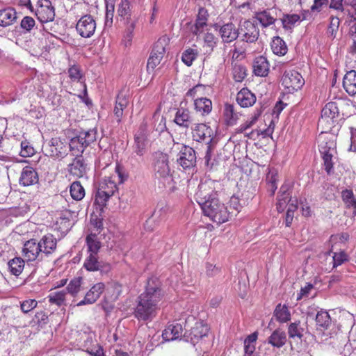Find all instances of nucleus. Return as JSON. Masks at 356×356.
Segmentation results:
<instances>
[{"label": "nucleus", "mask_w": 356, "mask_h": 356, "mask_svg": "<svg viewBox=\"0 0 356 356\" xmlns=\"http://www.w3.org/2000/svg\"><path fill=\"white\" fill-rule=\"evenodd\" d=\"M66 293L63 291L51 293L49 296V301L58 306H60L64 303Z\"/></svg>", "instance_id": "nucleus-49"}, {"label": "nucleus", "mask_w": 356, "mask_h": 356, "mask_svg": "<svg viewBox=\"0 0 356 356\" xmlns=\"http://www.w3.org/2000/svg\"><path fill=\"white\" fill-rule=\"evenodd\" d=\"M286 334L280 328L275 330L268 338V343L272 346L280 348L286 344Z\"/></svg>", "instance_id": "nucleus-29"}, {"label": "nucleus", "mask_w": 356, "mask_h": 356, "mask_svg": "<svg viewBox=\"0 0 356 356\" xmlns=\"http://www.w3.org/2000/svg\"><path fill=\"white\" fill-rule=\"evenodd\" d=\"M34 154H35V149L31 145H30L29 142L22 141L21 143L20 155L22 157L31 156Z\"/></svg>", "instance_id": "nucleus-53"}, {"label": "nucleus", "mask_w": 356, "mask_h": 356, "mask_svg": "<svg viewBox=\"0 0 356 356\" xmlns=\"http://www.w3.org/2000/svg\"><path fill=\"white\" fill-rule=\"evenodd\" d=\"M277 170L275 168H268L266 175V181L268 184H277Z\"/></svg>", "instance_id": "nucleus-59"}, {"label": "nucleus", "mask_w": 356, "mask_h": 356, "mask_svg": "<svg viewBox=\"0 0 356 356\" xmlns=\"http://www.w3.org/2000/svg\"><path fill=\"white\" fill-rule=\"evenodd\" d=\"M153 170L155 177L160 180L163 187L170 186L173 181L169 165V158L167 154L161 152H155L153 155Z\"/></svg>", "instance_id": "nucleus-4"}, {"label": "nucleus", "mask_w": 356, "mask_h": 356, "mask_svg": "<svg viewBox=\"0 0 356 356\" xmlns=\"http://www.w3.org/2000/svg\"><path fill=\"white\" fill-rule=\"evenodd\" d=\"M273 52L278 56H284L287 52V47L285 42L280 37H275L271 42Z\"/></svg>", "instance_id": "nucleus-37"}, {"label": "nucleus", "mask_w": 356, "mask_h": 356, "mask_svg": "<svg viewBox=\"0 0 356 356\" xmlns=\"http://www.w3.org/2000/svg\"><path fill=\"white\" fill-rule=\"evenodd\" d=\"M204 214L217 223H223L228 220L233 211H229L224 204L220 202L218 199H211L209 204L202 208Z\"/></svg>", "instance_id": "nucleus-5"}, {"label": "nucleus", "mask_w": 356, "mask_h": 356, "mask_svg": "<svg viewBox=\"0 0 356 356\" xmlns=\"http://www.w3.org/2000/svg\"><path fill=\"white\" fill-rule=\"evenodd\" d=\"M269 63L263 56L255 58L253 62V72L256 76H266L269 72Z\"/></svg>", "instance_id": "nucleus-25"}, {"label": "nucleus", "mask_w": 356, "mask_h": 356, "mask_svg": "<svg viewBox=\"0 0 356 356\" xmlns=\"http://www.w3.org/2000/svg\"><path fill=\"white\" fill-rule=\"evenodd\" d=\"M46 154L54 159H62L65 157L70 150V143H67L65 139L60 138H52L43 145Z\"/></svg>", "instance_id": "nucleus-8"}, {"label": "nucleus", "mask_w": 356, "mask_h": 356, "mask_svg": "<svg viewBox=\"0 0 356 356\" xmlns=\"http://www.w3.org/2000/svg\"><path fill=\"white\" fill-rule=\"evenodd\" d=\"M204 42L210 47H213L216 43L217 38L214 36L213 34L207 33L204 35Z\"/></svg>", "instance_id": "nucleus-63"}, {"label": "nucleus", "mask_w": 356, "mask_h": 356, "mask_svg": "<svg viewBox=\"0 0 356 356\" xmlns=\"http://www.w3.org/2000/svg\"><path fill=\"white\" fill-rule=\"evenodd\" d=\"M174 122L179 127L188 129L193 122L190 111L187 108H179L176 112Z\"/></svg>", "instance_id": "nucleus-24"}, {"label": "nucleus", "mask_w": 356, "mask_h": 356, "mask_svg": "<svg viewBox=\"0 0 356 356\" xmlns=\"http://www.w3.org/2000/svg\"><path fill=\"white\" fill-rule=\"evenodd\" d=\"M195 109L202 115H206L211 113L212 110L211 101L206 97L199 98L195 100Z\"/></svg>", "instance_id": "nucleus-31"}, {"label": "nucleus", "mask_w": 356, "mask_h": 356, "mask_svg": "<svg viewBox=\"0 0 356 356\" xmlns=\"http://www.w3.org/2000/svg\"><path fill=\"white\" fill-rule=\"evenodd\" d=\"M254 18L263 28H267L275 24L277 20V12L275 8H268L257 12Z\"/></svg>", "instance_id": "nucleus-19"}, {"label": "nucleus", "mask_w": 356, "mask_h": 356, "mask_svg": "<svg viewBox=\"0 0 356 356\" xmlns=\"http://www.w3.org/2000/svg\"><path fill=\"white\" fill-rule=\"evenodd\" d=\"M238 31L241 40L248 43L256 42L259 36V29L257 24L250 20L241 22Z\"/></svg>", "instance_id": "nucleus-9"}, {"label": "nucleus", "mask_w": 356, "mask_h": 356, "mask_svg": "<svg viewBox=\"0 0 356 356\" xmlns=\"http://www.w3.org/2000/svg\"><path fill=\"white\" fill-rule=\"evenodd\" d=\"M134 152L139 156L143 155L145 152V143L143 136L135 137Z\"/></svg>", "instance_id": "nucleus-52"}, {"label": "nucleus", "mask_w": 356, "mask_h": 356, "mask_svg": "<svg viewBox=\"0 0 356 356\" xmlns=\"http://www.w3.org/2000/svg\"><path fill=\"white\" fill-rule=\"evenodd\" d=\"M216 193L209 183H201L198 186L195 193V200L201 209L206 204H209L211 199L216 198Z\"/></svg>", "instance_id": "nucleus-15"}, {"label": "nucleus", "mask_w": 356, "mask_h": 356, "mask_svg": "<svg viewBox=\"0 0 356 356\" xmlns=\"http://www.w3.org/2000/svg\"><path fill=\"white\" fill-rule=\"evenodd\" d=\"M38 302L35 300L29 299L21 303V309L24 313H28L36 307Z\"/></svg>", "instance_id": "nucleus-57"}, {"label": "nucleus", "mask_w": 356, "mask_h": 356, "mask_svg": "<svg viewBox=\"0 0 356 356\" xmlns=\"http://www.w3.org/2000/svg\"><path fill=\"white\" fill-rule=\"evenodd\" d=\"M224 115L229 125L234 124L238 119V114L234 111V106L232 104H225Z\"/></svg>", "instance_id": "nucleus-46"}, {"label": "nucleus", "mask_w": 356, "mask_h": 356, "mask_svg": "<svg viewBox=\"0 0 356 356\" xmlns=\"http://www.w3.org/2000/svg\"><path fill=\"white\" fill-rule=\"evenodd\" d=\"M343 87L350 95H356V71L350 70L346 72L343 79Z\"/></svg>", "instance_id": "nucleus-26"}, {"label": "nucleus", "mask_w": 356, "mask_h": 356, "mask_svg": "<svg viewBox=\"0 0 356 356\" xmlns=\"http://www.w3.org/2000/svg\"><path fill=\"white\" fill-rule=\"evenodd\" d=\"M303 84L304 79L301 74L295 70L286 71L282 77V85L289 93L300 89Z\"/></svg>", "instance_id": "nucleus-10"}, {"label": "nucleus", "mask_w": 356, "mask_h": 356, "mask_svg": "<svg viewBox=\"0 0 356 356\" xmlns=\"http://www.w3.org/2000/svg\"><path fill=\"white\" fill-rule=\"evenodd\" d=\"M314 289L312 284L307 283L304 287H302L300 292L298 293L297 300H301L305 298H308L310 291Z\"/></svg>", "instance_id": "nucleus-58"}, {"label": "nucleus", "mask_w": 356, "mask_h": 356, "mask_svg": "<svg viewBox=\"0 0 356 356\" xmlns=\"http://www.w3.org/2000/svg\"><path fill=\"white\" fill-rule=\"evenodd\" d=\"M38 172L31 166L23 168L19 179V183L23 186H29L38 182Z\"/></svg>", "instance_id": "nucleus-20"}, {"label": "nucleus", "mask_w": 356, "mask_h": 356, "mask_svg": "<svg viewBox=\"0 0 356 356\" xmlns=\"http://www.w3.org/2000/svg\"><path fill=\"white\" fill-rule=\"evenodd\" d=\"M128 100L122 95H118L115 101L113 113L117 118V122H120L123 115V111L127 106Z\"/></svg>", "instance_id": "nucleus-35"}, {"label": "nucleus", "mask_w": 356, "mask_h": 356, "mask_svg": "<svg viewBox=\"0 0 356 356\" xmlns=\"http://www.w3.org/2000/svg\"><path fill=\"white\" fill-rule=\"evenodd\" d=\"M40 248L35 239H31L24 245L23 255L28 261H42L45 258Z\"/></svg>", "instance_id": "nucleus-13"}, {"label": "nucleus", "mask_w": 356, "mask_h": 356, "mask_svg": "<svg viewBox=\"0 0 356 356\" xmlns=\"http://www.w3.org/2000/svg\"><path fill=\"white\" fill-rule=\"evenodd\" d=\"M245 67L235 64L233 67V78L236 82H241L247 76Z\"/></svg>", "instance_id": "nucleus-47"}, {"label": "nucleus", "mask_w": 356, "mask_h": 356, "mask_svg": "<svg viewBox=\"0 0 356 356\" xmlns=\"http://www.w3.org/2000/svg\"><path fill=\"white\" fill-rule=\"evenodd\" d=\"M236 102L241 107H250L256 102V96L247 88H243L237 93Z\"/></svg>", "instance_id": "nucleus-22"}, {"label": "nucleus", "mask_w": 356, "mask_h": 356, "mask_svg": "<svg viewBox=\"0 0 356 356\" xmlns=\"http://www.w3.org/2000/svg\"><path fill=\"white\" fill-rule=\"evenodd\" d=\"M220 272L221 268L220 267L210 263L206 264V274L208 277H216L220 274Z\"/></svg>", "instance_id": "nucleus-56"}, {"label": "nucleus", "mask_w": 356, "mask_h": 356, "mask_svg": "<svg viewBox=\"0 0 356 356\" xmlns=\"http://www.w3.org/2000/svg\"><path fill=\"white\" fill-rule=\"evenodd\" d=\"M38 243L41 245L42 252L46 258L56 250L57 241L52 234H47L42 237Z\"/></svg>", "instance_id": "nucleus-21"}, {"label": "nucleus", "mask_w": 356, "mask_h": 356, "mask_svg": "<svg viewBox=\"0 0 356 356\" xmlns=\"http://www.w3.org/2000/svg\"><path fill=\"white\" fill-rule=\"evenodd\" d=\"M209 327L207 324L203 321H197L195 323L194 326L191 327L188 334L185 333L184 336L187 337L192 343L195 344L200 339L207 335Z\"/></svg>", "instance_id": "nucleus-17"}, {"label": "nucleus", "mask_w": 356, "mask_h": 356, "mask_svg": "<svg viewBox=\"0 0 356 356\" xmlns=\"http://www.w3.org/2000/svg\"><path fill=\"white\" fill-rule=\"evenodd\" d=\"M126 26L125 31L127 32H134L136 24L138 22V17L134 15L133 17L124 19Z\"/></svg>", "instance_id": "nucleus-60"}, {"label": "nucleus", "mask_w": 356, "mask_h": 356, "mask_svg": "<svg viewBox=\"0 0 356 356\" xmlns=\"http://www.w3.org/2000/svg\"><path fill=\"white\" fill-rule=\"evenodd\" d=\"M105 289V285L102 282H98L91 287L86 293L83 300L77 303V306L91 305L95 302Z\"/></svg>", "instance_id": "nucleus-18"}, {"label": "nucleus", "mask_w": 356, "mask_h": 356, "mask_svg": "<svg viewBox=\"0 0 356 356\" xmlns=\"http://www.w3.org/2000/svg\"><path fill=\"white\" fill-rule=\"evenodd\" d=\"M339 115V111L336 102H330L325 105L318 122V129L321 130V134L332 130Z\"/></svg>", "instance_id": "nucleus-6"}, {"label": "nucleus", "mask_w": 356, "mask_h": 356, "mask_svg": "<svg viewBox=\"0 0 356 356\" xmlns=\"http://www.w3.org/2000/svg\"><path fill=\"white\" fill-rule=\"evenodd\" d=\"M10 272L15 275H20L24 267V261L20 257H15L8 262Z\"/></svg>", "instance_id": "nucleus-41"}, {"label": "nucleus", "mask_w": 356, "mask_h": 356, "mask_svg": "<svg viewBox=\"0 0 356 356\" xmlns=\"http://www.w3.org/2000/svg\"><path fill=\"white\" fill-rule=\"evenodd\" d=\"M300 17L297 14H284L281 19L283 28L286 30L292 29L295 24L300 21Z\"/></svg>", "instance_id": "nucleus-44"}, {"label": "nucleus", "mask_w": 356, "mask_h": 356, "mask_svg": "<svg viewBox=\"0 0 356 356\" xmlns=\"http://www.w3.org/2000/svg\"><path fill=\"white\" fill-rule=\"evenodd\" d=\"M289 188L287 186H282L280 190V195L278 196V202H277V209L280 210L282 209L283 210V207L286 204V203H289L292 201L291 197L290 196L289 193L288 192Z\"/></svg>", "instance_id": "nucleus-43"}, {"label": "nucleus", "mask_w": 356, "mask_h": 356, "mask_svg": "<svg viewBox=\"0 0 356 356\" xmlns=\"http://www.w3.org/2000/svg\"><path fill=\"white\" fill-rule=\"evenodd\" d=\"M86 242L87 245L88 254L92 253L98 254L101 248V242L98 240V237L95 234H90L86 236Z\"/></svg>", "instance_id": "nucleus-32"}, {"label": "nucleus", "mask_w": 356, "mask_h": 356, "mask_svg": "<svg viewBox=\"0 0 356 356\" xmlns=\"http://www.w3.org/2000/svg\"><path fill=\"white\" fill-rule=\"evenodd\" d=\"M350 134V146L349 149L350 151L356 152V128H351Z\"/></svg>", "instance_id": "nucleus-64"}, {"label": "nucleus", "mask_w": 356, "mask_h": 356, "mask_svg": "<svg viewBox=\"0 0 356 356\" xmlns=\"http://www.w3.org/2000/svg\"><path fill=\"white\" fill-rule=\"evenodd\" d=\"M318 143H319V151L321 154H334L335 152V143L332 140H326L323 138V136L320 135L318 138Z\"/></svg>", "instance_id": "nucleus-34"}, {"label": "nucleus", "mask_w": 356, "mask_h": 356, "mask_svg": "<svg viewBox=\"0 0 356 356\" xmlns=\"http://www.w3.org/2000/svg\"><path fill=\"white\" fill-rule=\"evenodd\" d=\"M116 177L119 183H122L125 179L119 166L116 167L115 175L105 177L99 182L95 195V203L99 206L104 207L108 199L117 191Z\"/></svg>", "instance_id": "nucleus-3"}, {"label": "nucleus", "mask_w": 356, "mask_h": 356, "mask_svg": "<svg viewBox=\"0 0 356 356\" xmlns=\"http://www.w3.org/2000/svg\"><path fill=\"white\" fill-rule=\"evenodd\" d=\"M216 29L219 28L218 31L224 43H230L238 38V28L232 22H228L222 26L216 25Z\"/></svg>", "instance_id": "nucleus-16"}, {"label": "nucleus", "mask_w": 356, "mask_h": 356, "mask_svg": "<svg viewBox=\"0 0 356 356\" xmlns=\"http://www.w3.org/2000/svg\"><path fill=\"white\" fill-rule=\"evenodd\" d=\"M192 129V136L197 142H204L206 145L211 144L213 131L212 129L203 123L195 124Z\"/></svg>", "instance_id": "nucleus-14"}, {"label": "nucleus", "mask_w": 356, "mask_h": 356, "mask_svg": "<svg viewBox=\"0 0 356 356\" xmlns=\"http://www.w3.org/2000/svg\"><path fill=\"white\" fill-rule=\"evenodd\" d=\"M35 15L41 22H51L55 17L54 8L51 6H41L37 10Z\"/></svg>", "instance_id": "nucleus-30"}, {"label": "nucleus", "mask_w": 356, "mask_h": 356, "mask_svg": "<svg viewBox=\"0 0 356 356\" xmlns=\"http://www.w3.org/2000/svg\"><path fill=\"white\" fill-rule=\"evenodd\" d=\"M97 130L90 129L81 130L70 140V151L76 157L68 165V170L71 175L82 177L86 172L87 165L82 156L85 149L97 140Z\"/></svg>", "instance_id": "nucleus-1"}, {"label": "nucleus", "mask_w": 356, "mask_h": 356, "mask_svg": "<svg viewBox=\"0 0 356 356\" xmlns=\"http://www.w3.org/2000/svg\"><path fill=\"white\" fill-rule=\"evenodd\" d=\"M83 267L88 271H99L102 273H106L111 270V266L108 263L99 260L98 254L92 253L88 254Z\"/></svg>", "instance_id": "nucleus-11"}, {"label": "nucleus", "mask_w": 356, "mask_h": 356, "mask_svg": "<svg viewBox=\"0 0 356 356\" xmlns=\"http://www.w3.org/2000/svg\"><path fill=\"white\" fill-rule=\"evenodd\" d=\"M167 45V40L165 38H159L153 47L151 54L163 58L165 52V47Z\"/></svg>", "instance_id": "nucleus-45"}, {"label": "nucleus", "mask_w": 356, "mask_h": 356, "mask_svg": "<svg viewBox=\"0 0 356 356\" xmlns=\"http://www.w3.org/2000/svg\"><path fill=\"white\" fill-rule=\"evenodd\" d=\"M118 13L123 19L133 17L131 2L129 0H121L118 5Z\"/></svg>", "instance_id": "nucleus-40"}, {"label": "nucleus", "mask_w": 356, "mask_h": 356, "mask_svg": "<svg viewBox=\"0 0 356 356\" xmlns=\"http://www.w3.org/2000/svg\"><path fill=\"white\" fill-rule=\"evenodd\" d=\"M78 33L83 38H90L95 33L96 22L90 15L82 16L76 26Z\"/></svg>", "instance_id": "nucleus-12"}, {"label": "nucleus", "mask_w": 356, "mask_h": 356, "mask_svg": "<svg viewBox=\"0 0 356 356\" xmlns=\"http://www.w3.org/2000/svg\"><path fill=\"white\" fill-rule=\"evenodd\" d=\"M198 54L199 52L197 49L188 48L183 51L181 60L187 66H191L193 61L197 58Z\"/></svg>", "instance_id": "nucleus-42"}, {"label": "nucleus", "mask_w": 356, "mask_h": 356, "mask_svg": "<svg viewBox=\"0 0 356 356\" xmlns=\"http://www.w3.org/2000/svg\"><path fill=\"white\" fill-rule=\"evenodd\" d=\"M183 327L179 323L168 325L163 332L162 337L165 341L175 340L182 336Z\"/></svg>", "instance_id": "nucleus-28"}, {"label": "nucleus", "mask_w": 356, "mask_h": 356, "mask_svg": "<svg viewBox=\"0 0 356 356\" xmlns=\"http://www.w3.org/2000/svg\"><path fill=\"white\" fill-rule=\"evenodd\" d=\"M331 253L332 251L323 253V256L326 257V259L330 260V266L325 267L327 270H332L348 260V256L343 251L339 253L334 252L333 254H331Z\"/></svg>", "instance_id": "nucleus-23"}, {"label": "nucleus", "mask_w": 356, "mask_h": 356, "mask_svg": "<svg viewBox=\"0 0 356 356\" xmlns=\"http://www.w3.org/2000/svg\"><path fill=\"white\" fill-rule=\"evenodd\" d=\"M163 296L158 281L153 278L148 280L145 292L138 297V303L134 312L135 317L138 320L147 321L155 316Z\"/></svg>", "instance_id": "nucleus-2"}, {"label": "nucleus", "mask_w": 356, "mask_h": 356, "mask_svg": "<svg viewBox=\"0 0 356 356\" xmlns=\"http://www.w3.org/2000/svg\"><path fill=\"white\" fill-rule=\"evenodd\" d=\"M229 207L232 211H230V210H229V211H233V213L235 211V214L240 211V209H241V206L239 203V200H238V197H234V196L231 197L230 201H229Z\"/></svg>", "instance_id": "nucleus-62"}, {"label": "nucleus", "mask_w": 356, "mask_h": 356, "mask_svg": "<svg viewBox=\"0 0 356 356\" xmlns=\"http://www.w3.org/2000/svg\"><path fill=\"white\" fill-rule=\"evenodd\" d=\"M161 60V58L151 54L147 64V70L150 69L153 70L160 63Z\"/></svg>", "instance_id": "nucleus-61"}, {"label": "nucleus", "mask_w": 356, "mask_h": 356, "mask_svg": "<svg viewBox=\"0 0 356 356\" xmlns=\"http://www.w3.org/2000/svg\"><path fill=\"white\" fill-rule=\"evenodd\" d=\"M68 73L70 79L72 81H79L82 78V74L80 67L77 65H73L68 70Z\"/></svg>", "instance_id": "nucleus-55"}, {"label": "nucleus", "mask_w": 356, "mask_h": 356, "mask_svg": "<svg viewBox=\"0 0 356 356\" xmlns=\"http://www.w3.org/2000/svg\"><path fill=\"white\" fill-rule=\"evenodd\" d=\"M317 329L327 330L331 324V318L327 312L321 309L316 315Z\"/></svg>", "instance_id": "nucleus-33"}, {"label": "nucleus", "mask_w": 356, "mask_h": 356, "mask_svg": "<svg viewBox=\"0 0 356 356\" xmlns=\"http://www.w3.org/2000/svg\"><path fill=\"white\" fill-rule=\"evenodd\" d=\"M17 12L13 8L0 10V26L7 27L13 24L17 20Z\"/></svg>", "instance_id": "nucleus-27"}, {"label": "nucleus", "mask_w": 356, "mask_h": 356, "mask_svg": "<svg viewBox=\"0 0 356 356\" xmlns=\"http://www.w3.org/2000/svg\"><path fill=\"white\" fill-rule=\"evenodd\" d=\"M70 192L72 198L74 200H81L85 196L84 188L78 181H74L70 187Z\"/></svg>", "instance_id": "nucleus-39"}, {"label": "nucleus", "mask_w": 356, "mask_h": 356, "mask_svg": "<svg viewBox=\"0 0 356 356\" xmlns=\"http://www.w3.org/2000/svg\"><path fill=\"white\" fill-rule=\"evenodd\" d=\"M324 163L325 170L328 175L331 174L333 168V154H321Z\"/></svg>", "instance_id": "nucleus-54"}, {"label": "nucleus", "mask_w": 356, "mask_h": 356, "mask_svg": "<svg viewBox=\"0 0 356 356\" xmlns=\"http://www.w3.org/2000/svg\"><path fill=\"white\" fill-rule=\"evenodd\" d=\"M304 332L305 328L301 325L300 321H295L289 325L288 334L290 338L297 337L299 339H302Z\"/></svg>", "instance_id": "nucleus-38"}, {"label": "nucleus", "mask_w": 356, "mask_h": 356, "mask_svg": "<svg viewBox=\"0 0 356 356\" xmlns=\"http://www.w3.org/2000/svg\"><path fill=\"white\" fill-rule=\"evenodd\" d=\"M172 149L179 151L177 163L183 170H191L195 168L197 163V156L195 151L192 147L177 143L174 144Z\"/></svg>", "instance_id": "nucleus-7"}, {"label": "nucleus", "mask_w": 356, "mask_h": 356, "mask_svg": "<svg viewBox=\"0 0 356 356\" xmlns=\"http://www.w3.org/2000/svg\"><path fill=\"white\" fill-rule=\"evenodd\" d=\"M82 277H79L72 280L67 286V291L72 296H75L80 291Z\"/></svg>", "instance_id": "nucleus-51"}, {"label": "nucleus", "mask_w": 356, "mask_h": 356, "mask_svg": "<svg viewBox=\"0 0 356 356\" xmlns=\"http://www.w3.org/2000/svg\"><path fill=\"white\" fill-rule=\"evenodd\" d=\"M274 316L280 323H286L291 319L290 312L285 305L278 304L274 311Z\"/></svg>", "instance_id": "nucleus-36"}, {"label": "nucleus", "mask_w": 356, "mask_h": 356, "mask_svg": "<svg viewBox=\"0 0 356 356\" xmlns=\"http://www.w3.org/2000/svg\"><path fill=\"white\" fill-rule=\"evenodd\" d=\"M48 322V316L43 311L37 312L32 320V323L37 325L40 328L44 327V326L47 325Z\"/></svg>", "instance_id": "nucleus-48"}, {"label": "nucleus", "mask_w": 356, "mask_h": 356, "mask_svg": "<svg viewBox=\"0 0 356 356\" xmlns=\"http://www.w3.org/2000/svg\"><path fill=\"white\" fill-rule=\"evenodd\" d=\"M35 22L34 19L29 16L24 17L20 23V27L24 33H31L34 29Z\"/></svg>", "instance_id": "nucleus-50"}]
</instances>
